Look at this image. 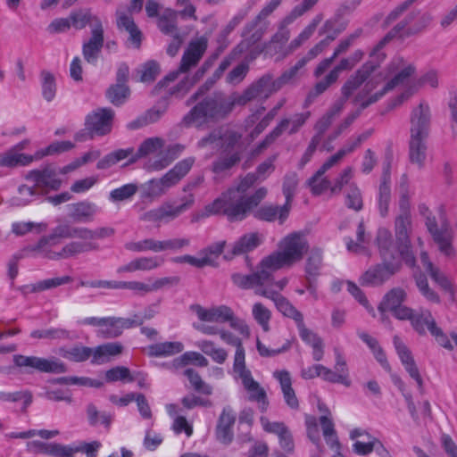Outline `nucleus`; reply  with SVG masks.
Masks as SVG:
<instances>
[{"label": "nucleus", "mask_w": 457, "mask_h": 457, "mask_svg": "<svg viewBox=\"0 0 457 457\" xmlns=\"http://www.w3.org/2000/svg\"><path fill=\"white\" fill-rule=\"evenodd\" d=\"M123 351V346L119 342H111L100 345L93 348V358L91 363L94 365H102L109 362L112 357L120 355Z\"/></svg>", "instance_id": "obj_31"}, {"label": "nucleus", "mask_w": 457, "mask_h": 457, "mask_svg": "<svg viewBox=\"0 0 457 457\" xmlns=\"http://www.w3.org/2000/svg\"><path fill=\"white\" fill-rule=\"evenodd\" d=\"M240 161V151H234L221 154L212 162V171L220 174L225 172L235 166Z\"/></svg>", "instance_id": "obj_51"}, {"label": "nucleus", "mask_w": 457, "mask_h": 457, "mask_svg": "<svg viewBox=\"0 0 457 457\" xmlns=\"http://www.w3.org/2000/svg\"><path fill=\"white\" fill-rule=\"evenodd\" d=\"M162 145L163 142L159 137H151L145 140L137 151L132 148V154L127 164L134 163L138 159L157 152Z\"/></svg>", "instance_id": "obj_44"}, {"label": "nucleus", "mask_w": 457, "mask_h": 457, "mask_svg": "<svg viewBox=\"0 0 457 457\" xmlns=\"http://www.w3.org/2000/svg\"><path fill=\"white\" fill-rule=\"evenodd\" d=\"M416 17L415 13H410L404 21L395 25L372 49L370 54V61L366 62L359 70L352 75L342 87V94L348 98L352 93L364 83L379 64L386 59V53L383 51L385 46L395 37H409L425 29L431 21V17L425 14L420 18L419 23L411 24Z\"/></svg>", "instance_id": "obj_2"}, {"label": "nucleus", "mask_w": 457, "mask_h": 457, "mask_svg": "<svg viewBox=\"0 0 457 457\" xmlns=\"http://www.w3.org/2000/svg\"><path fill=\"white\" fill-rule=\"evenodd\" d=\"M162 260L160 257H139L132 260L129 263L118 268V273L135 272L137 270H151L161 266Z\"/></svg>", "instance_id": "obj_38"}, {"label": "nucleus", "mask_w": 457, "mask_h": 457, "mask_svg": "<svg viewBox=\"0 0 457 457\" xmlns=\"http://www.w3.org/2000/svg\"><path fill=\"white\" fill-rule=\"evenodd\" d=\"M253 320L261 326L264 332L270 330V322L271 320V312L262 303H255L252 308Z\"/></svg>", "instance_id": "obj_56"}, {"label": "nucleus", "mask_w": 457, "mask_h": 457, "mask_svg": "<svg viewBox=\"0 0 457 457\" xmlns=\"http://www.w3.org/2000/svg\"><path fill=\"white\" fill-rule=\"evenodd\" d=\"M311 117V112H297L291 117H285L258 145L257 149L262 151L273 144L283 133L294 135L300 131Z\"/></svg>", "instance_id": "obj_16"}, {"label": "nucleus", "mask_w": 457, "mask_h": 457, "mask_svg": "<svg viewBox=\"0 0 457 457\" xmlns=\"http://www.w3.org/2000/svg\"><path fill=\"white\" fill-rule=\"evenodd\" d=\"M184 145L179 144L170 145L165 154L154 160L151 163L150 168L154 170H161L166 168L172 161L179 157V155L184 151Z\"/></svg>", "instance_id": "obj_49"}, {"label": "nucleus", "mask_w": 457, "mask_h": 457, "mask_svg": "<svg viewBox=\"0 0 457 457\" xmlns=\"http://www.w3.org/2000/svg\"><path fill=\"white\" fill-rule=\"evenodd\" d=\"M391 201L390 178L384 174L378 188V207L379 214L386 217L389 211V204Z\"/></svg>", "instance_id": "obj_47"}, {"label": "nucleus", "mask_w": 457, "mask_h": 457, "mask_svg": "<svg viewBox=\"0 0 457 457\" xmlns=\"http://www.w3.org/2000/svg\"><path fill=\"white\" fill-rule=\"evenodd\" d=\"M357 241L354 242L351 237L345 238L346 248L349 252L354 253H363L366 252L365 243L367 242L365 237V228L362 221L358 224L357 231Z\"/></svg>", "instance_id": "obj_59"}, {"label": "nucleus", "mask_w": 457, "mask_h": 457, "mask_svg": "<svg viewBox=\"0 0 457 457\" xmlns=\"http://www.w3.org/2000/svg\"><path fill=\"white\" fill-rule=\"evenodd\" d=\"M426 226L435 242L438 245L439 250L446 256L450 257L454 255V250L452 245L453 232L450 224L443 220L440 228H437L436 219L434 217H428Z\"/></svg>", "instance_id": "obj_23"}, {"label": "nucleus", "mask_w": 457, "mask_h": 457, "mask_svg": "<svg viewBox=\"0 0 457 457\" xmlns=\"http://www.w3.org/2000/svg\"><path fill=\"white\" fill-rule=\"evenodd\" d=\"M40 195L37 187L21 185L18 188V195L12 197V203L17 206H24L31 203Z\"/></svg>", "instance_id": "obj_58"}, {"label": "nucleus", "mask_w": 457, "mask_h": 457, "mask_svg": "<svg viewBox=\"0 0 457 457\" xmlns=\"http://www.w3.org/2000/svg\"><path fill=\"white\" fill-rule=\"evenodd\" d=\"M415 73L416 66L412 62L402 56H395L383 71L372 76L365 83L362 91L356 96V101L360 103L361 109H365L395 88L402 87V92L388 104L393 109L408 101L422 86H429L431 88L438 87V74L436 71H428L418 79H412Z\"/></svg>", "instance_id": "obj_1"}, {"label": "nucleus", "mask_w": 457, "mask_h": 457, "mask_svg": "<svg viewBox=\"0 0 457 457\" xmlns=\"http://www.w3.org/2000/svg\"><path fill=\"white\" fill-rule=\"evenodd\" d=\"M26 179L35 183V187L40 189L41 195L46 194L49 190H58L62 185L57 171L51 165L30 170Z\"/></svg>", "instance_id": "obj_24"}, {"label": "nucleus", "mask_w": 457, "mask_h": 457, "mask_svg": "<svg viewBox=\"0 0 457 457\" xmlns=\"http://www.w3.org/2000/svg\"><path fill=\"white\" fill-rule=\"evenodd\" d=\"M189 363L199 367H206L209 361L202 353L193 351L186 352L173 361V366L175 368L184 367Z\"/></svg>", "instance_id": "obj_55"}, {"label": "nucleus", "mask_w": 457, "mask_h": 457, "mask_svg": "<svg viewBox=\"0 0 457 457\" xmlns=\"http://www.w3.org/2000/svg\"><path fill=\"white\" fill-rule=\"evenodd\" d=\"M256 182L257 175L248 173L236 187L228 189L212 203L207 204L200 216L205 218L215 214H224L230 220L229 212L244 203L247 197L245 193Z\"/></svg>", "instance_id": "obj_6"}, {"label": "nucleus", "mask_w": 457, "mask_h": 457, "mask_svg": "<svg viewBox=\"0 0 457 457\" xmlns=\"http://www.w3.org/2000/svg\"><path fill=\"white\" fill-rule=\"evenodd\" d=\"M279 90L278 83L271 73H265L249 85L241 94L236 93L237 105H245L253 100L266 101L270 96Z\"/></svg>", "instance_id": "obj_14"}, {"label": "nucleus", "mask_w": 457, "mask_h": 457, "mask_svg": "<svg viewBox=\"0 0 457 457\" xmlns=\"http://www.w3.org/2000/svg\"><path fill=\"white\" fill-rule=\"evenodd\" d=\"M345 29V26L340 25L338 27L336 26V22L333 21H327L320 33H327V36L325 38L321 39L320 42H318L315 46H313L307 54L302 57L303 60L306 63H308L310 61L316 58L318 55L322 54L328 46L329 45L337 38V37L344 31Z\"/></svg>", "instance_id": "obj_25"}, {"label": "nucleus", "mask_w": 457, "mask_h": 457, "mask_svg": "<svg viewBox=\"0 0 457 457\" xmlns=\"http://www.w3.org/2000/svg\"><path fill=\"white\" fill-rule=\"evenodd\" d=\"M129 88L126 87V85L122 84H116L112 86L106 93L109 101L117 106L124 104L129 97Z\"/></svg>", "instance_id": "obj_64"}, {"label": "nucleus", "mask_w": 457, "mask_h": 457, "mask_svg": "<svg viewBox=\"0 0 457 457\" xmlns=\"http://www.w3.org/2000/svg\"><path fill=\"white\" fill-rule=\"evenodd\" d=\"M179 12L172 9H167L158 19V28L165 35L173 36L180 34L178 29Z\"/></svg>", "instance_id": "obj_45"}, {"label": "nucleus", "mask_w": 457, "mask_h": 457, "mask_svg": "<svg viewBox=\"0 0 457 457\" xmlns=\"http://www.w3.org/2000/svg\"><path fill=\"white\" fill-rule=\"evenodd\" d=\"M208 47V38L201 36L192 39L185 49L178 70L169 73L163 79L164 82L174 81L180 73H187L192 68L197 66Z\"/></svg>", "instance_id": "obj_15"}, {"label": "nucleus", "mask_w": 457, "mask_h": 457, "mask_svg": "<svg viewBox=\"0 0 457 457\" xmlns=\"http://www.w3.org/2000/svg\"><path fill=\"white\" fill-rule=\"evenodd\" d=\"M13 362L17 367L27 369L26 372L29 373L33 370L56 374L67 371L66 365L54 357L46 359L37 356H25L19 354L13 356Z\"/></svg>", "instance_id": "obj_18"}, {"label": "nucleus", "mask_w": 457, "mask_h": 457, "mask_svg": "<svg viewBox=\"0 0 457 457\" xmlns=\"http://www.w3.org/2000/svg\"><path fill=\"white\" fill-rule=\"evenodd\" d=\"M352 45H353V43L347 37L341 40L340 43L338 44V46H337V48L335 49L333 54L330 57L325 58L319 62V64L317 65V67L315 68V70L313 71V76L316 79H319L321 75H323L324 72L327 71L330 68L334 60L338 55L345 53Z\"/></svg>", "instance_id": "obj_46"}, {"label": "nucleus", "mask_w": 457, "mask_h": 457, "mask_svg": "<svg viewBox=\"0 0 457 457\" xmlns=\"http://www.w3.org/2000/svg\"><path fill=\"white\" fill-rule=\"evenodd\" d=\"M432 113L429 104L421 100L410 113V135L427 137L430 132Z\"/></svg>", "instance_id": "obj_20"}, {"label": "nucleus", "mask_w": 457, "mask_h": 457, "mask_svg": "<svg viewBox=\"0 0 457 457\" xmlns=\"http://www.w3.org/2000/svg\"><path fill=\"white\" fill-rule=\"evenodd\" d=\"M267 195V188L262 187L258 188L252 195L247 196L242 204L237 206L229 212V221H238L244 220L247 213L254 207H256L262 199Z\"/></svg>", "instance_id": "obj_28"}, {"label": "nucleus", "mask_w": 457, "mask_h": 457, "mask_svg": "<svg viewBox=\"0 0 457 457\" xmlns=\"http://www.w3.org/2000/svg\"><path fill=\"white\" fill-rule=\"evenodd\" d=\"M262 294L269 296L274 302L276 308L283 316L292 319L295 322L299 336L305 344L312 346L322 342L316 333L305 326L303 313L286 297L273 292H262Z\"/></svg>", "instance_id": "obj_10"}, {"label": "nucleus", "mask_w": 457, "mask_h": 457, "mask_svg": "<svg viewBox=\"0 0 457 457\" xmlns=\"http://www.w3.org/2000/svg\"><path fill=\"white\" fill-rule=\"evenodd\" d=\"M245 389L249 395V400L259 403L260 408L262 411L267 409L269 404L267 400V395L265 390L255 381L252 376V373L245 375L240 378Z\"/></svg>", "instance_id": "obj_33"}, {"label": "nucleus", "mask_w": 457, "mask_h": 457, "mask_svg": "<svg viewBox=\"0 0 457 457\" xmlns=\"http://www.w3.org/2000/svg\"><path fill=\"white\" fill-rule=\"evenodd\" d=\"M104 28L96 26V29L90 33V37L83 43L82 54L90 64L95 65L98 60L104 42Z\"/></svg>", "instance_id": "obj_26"}, {"label": "nucleus", "mask_w": 457, "mask_h": 457, "mask_svg": "<svg viewBox=\"0 0 457 457\" xmlns=\"http://www.w3.org/2000/svg\"><path fill=\"white\" fill-rule=\"evenodd\" d=\"M69 214L78 221L88 222L93 220L95 215L99 212L97 205L88 201H81L68 205Z\"/></svg>", "instance_id": "obj_37"}, {"label": "nucleus", "mask_w": 457, "mask_h": 457, "mask_svg": "<svg viewBox=\"0 0 457 457\" xmlns=\"http://www.w3.org/2000/svg\"><path fill=\"white\" fill-rule=\"evenodd\" d=\"M180 204L175 205L171 202H164L159 207L145 212L141 220L150 222H170L186 212L195 204L194 194H187L179 199Z\"/></svg>", "instance_id": "obj_13"}, {"label": "nucleus", "mask_w": 457, "mask_h": 457, "mask_svg": "<svg viewBox=\"0 0 457 457\" xmlns=\"http://www.w3.org/2000/svg\"><path fill=\"white\" fill-rule=\"evenodd\" d=\"M264 241V236L259 232L246 233L240 237L232 245L231 254L241 255L253 251Z\"/></svg>", "instance_id": "obj_29"}, {"label": "nucleus", "mask_w": 457, "mask_h": 457, "mask_svg": "<svg viewBox=\"0 0 457 457\" xmlns=\"http://www.w3.org/2000/svg\"><path fill=\"white\" fill-rule=\"evenodd\" d=\"M131 154L132 147L115 150L100 159L96 168L98 170H107L123 160L128 159L129 161Z\"/></svg>", "instance_id": "obj_50"}, {"label": "nucleus", "mask_w": 457, "mask_h": 457, "mask_svg": "<svg viewBox=\"0 0 457 457\" xmlns=\"http://www.w3.org/2000/svg\"><path fill=\"white\" fill-rule=\"evenodd\" d=\"M411 325L420 336H425L436 325V321L428 309L420 308L415 311Z\"/></svg>", "instance_id": "obj_35"}, {"label": "nucleus", "mask_w": 457, "mask_h": 457, "mask_svg": "<svg viewBox=\"0 0 457 457\" xmlns=\"http://www.w3.org/2000/svg\"><path fill=\"white\" fill-rule=\"evenodd\" d=\"M226 246V241H219L214 244L208 245L199 252L201 259H207L210 261L205 266H216V261L219 256L223 253L224 247Z\"/></svg>", "instance_id": "obj_61"}, {"label": "nucleus", "mask_w": 457, "mask_h": 457, "mask_svg": "<svg viewBox=\"0 0 457 457\" xmlns=\"http://www.w3.org/2000/svg\"><path fill=\"white\" fill-rule=\"evenodd\" d=\"M272 271L270 267L264 265V258L258 264L256 270L251 274L244 275L241 273H234L231 276L233 283L240 288L250 289L254 288L255 294L270 299L269 296L262 295V292H273L272 289H264V286L272 285Z\"/></svg>", "instance_id": "obj_11"}, {"label": "nucleus", "mask_w": 457, "mask_h": 457, "mask_svg": "<svg viewBox=\"0 0 457 457\" xmlns=\"http://www.w3.org/2000/svg\"><path fill=\"white\" fill-rule=\"evenodd\" d=\"M183 349L184 345L180 342H162L149 345L147 353L152 357H168L181 353Z\"/></svg>", "instance_id": "obj_41"}, {"label": "nucleus", "mask_w": 457, "mask_h": 457, "mask_svg": "<svg viewBox=\"0 0 457 457\" xmlns=\"http://www.w3.org/2000/svg\"><path fill=\"white\" fill-rule=\"evenodd\" d=\"M358 337L369 346L374 354L376 360L381 366L386 370H390V365L386 360V356L383 349L380 347L378 340L366 332H358Z\"/></svg>", "instance_id": "obj_48"}, {"label": "nucleus", "mask_w": 457, "mask_h": 457, "mask_svg": "<svg viewBox=\"0 0 457 457\" xmlns=\"http://www.w3.org/2000/svg\"><path fill=\"white\" fill-rule=\"evenodd\" d=\"M69 18L71 27L76 29H82L87 25L90 26V32L96 29V26L104 28L100 18L94 15L88 8L72 11Z\"/></svg>", "instance_id": "obj_30"}, {"label": "nucleus", "mask_w": 457, "mask_h": 457, "mask_svg": "<svg viewBox=\"0 0 457 457\" xmlns=\"http://www.w3.org/2000/svg\"><path fill=\"white\" fill-rule=\"evenodd\" d=\"M242 135L227 127H220L213 129L208 136L198 142L199 147L213 145L222 149L224 153L240 151L239 142Z\"/></svg>", "instance_id": "obj_17"}, {"label": "nucleus", "mask_w": 457, "mask_h": 457, "mask_svg": "<svg viewBox=\"0 0 457 457\" xmlns=\"http://www.w3.org/2000/svg\"><path fill=\"white\" fill-rule=\"evenodd\" d=\"M60 241L53 234H50L40 238L37 245L31 247V251L37 252L41 257L49 260H62L98 248L97 245L91 242L72 241L57 250L56 247Z\"/></svg>", "instance_id": "obj_7"}, {"label": "nucleus", "mask_w": 457, "mask_h": 457, "mask_svg": "<svg viewBox=\"0 0 457 457\" xmlns=\"http://www.w3.org/2000/svg\"><path fill=\"white\" fill-rule=\"evenodd\" d=\"M196 346L216 363L223 364L228 359V352L212 340H200L196 342Z\"/></svg>", "instance_id": "obj_43"}, {"label": "nucleus", "mask_w": 457, "mask_h": 457, "mask_svg": "<svg viewBox=\"0 0 457 457\" xmlns=\"http://www.w3.org/2000/svg\"><path fill=\"white\" fill-rule=\"evenodd\" d=\"M58 353L64 359L74 362H83L93 358V348L79 345L70 348L61 347Z\"/></svg>", "instance_id": "obj_42"}, {"label": "nucleus", "mask_w": 457, "mask_h": 457, "mask_svg": "<svg viewBox=\"0 0 457 457\" xmlns=\"http://www.w3.org/2000/svg\"><path fill=\"white\" fill-rule=\"evenodd\" d=\"M184 375L188 378L193 388L202 394L211 395L212 388L210 385L206 384L197 371L193 369H187Z\"/></svg>", "instance_id": "obj_63"}, {"label": "nucleus", "mask_w": 457, "mask_h": 457, "mask_svg": "<svg viewBox=\"0 0 457 457\" xmlns=\"http://www.w3.org/2000/svg\"><path fill=\"white\" fill-rule=\"evenodd\" d=\"M334 165L329 162L326 161L320 169L307 180V185L311 188L312 193L314 195H320L331 187V182L323 175Z\"/></svg>", "instance_id": "obj_36"}, {"label": "nucleus", "mask_w": 457, "mask_h": 457, "mask_svg": "<svg viewBox=\"0 0 457 457\" xmlns=\"http://www.w3.org/2000/svg\"><path fill=\"white\" fill-rule=\"evenodd\" d=\"M30 337L37 339L70 340L71 332L62 328H49L33 330L30 333Z\"/></svg>", "instance_id": "obj_52"}, {"label": "nucleus", "mask_w": 457, "mask_h": 457, "mask_svg": "<svg viewBox=\"0 0 457 457\" xmlns=\"http://www.w3.org/2000/svg\"><path fill=\"white\" fill-rule=\"evenodd\" d=\"M376 244L382 260L381 264L370 268L360 278L362 286L375 287L383 284L402 267L403 258L398 253H392L393 238L391 232L385 228L378 230Z\"/></svg>", "instance_id": "obj_4"}, {"label": "nucleus", "mask_w": 457, "mask_h": 457, "mask_svg": "<svg viewBox=\"0 0 457 457\" xmlns=\"http://www.w3.org/2000/svg\"><path fill=\"white\" fill-rule=\"evenodd\" d=\"M41 89L44 99L47 102L54 100L56 95V83L54 76L48 71L40 73Z\"/></svg>", "instance_id": "obj_57"}, {"label": "nucleus", "mask_w": 457, "mask_h": 457, "mask_svg": "<svg viewBox=\"0 0 457 457\" xmlns=\"http://www.w3.org/2000/svg\"><path fill=\"white\" fill-rule=\"evenodd\" d=\"M294 21L288 15L286 16L280 22L278 31L271 37L269 41V47H273L274 45H278L279 51H282V46H286V43L290 37V30L287 26Z\"/></svg>", "instance_id": "obj_53"}, {"label": "nucleus", "mask_w": 457, "mask_h": 457, "mask_svg": "<svg viewBox=\"0 0 457 457\" xmlns=\"http://www.w3.org/2000/svg\"><path fill=\"white\" fill-rule=\"evenodd\" d=\"M291 205L285 203L282 206L265 204L260 207L255 212V218L265 220L274 221L278 220L280 223H283L288 217Z\"/></svg>", "instance_id": "obj_32"}, {"label": "nucleus", "mask_w": 457, "mask_h": 457, "mask_svg": "<svg viewBox=\"0 0 457 457\" xmlns=\"http://www.w3.org/2000/svg\"><path fill=\"white\" fill-rule=\"evenodd\" d=\"M263 34L264 31L262 29H254L252 32H246L245 28L242 34L244 38L231 52V58L244 54L246 62L256 59L264 51L262 44L259 43Z\"/></svg>", "instance_id": "obj_19"}, {"label": "nucleus", "mask_w": 457, "mask_h": 457, "mask_svg": "<svg viewBox=\"0 0 457 457\" xmlns=\"http://www.w3.org/2000/svg\"><path fill=\"white\" fill-rule=\"evenodd\" d=\"M191 309L202 321L229 322L230 328L237 330L242 336L246 337L250 336V329L245 321L237 317L233 310L227 305L213 306L206 309L199 304H195L192 305Z\"/></svg>", "instance_id": "obj_9"}, {"label": "nucleus", "mask_w": 457, "mask_h": 457, "mask_svg": "<svg viewBox=\"0 0 457 457\" xmlns=\"http://www.w3.org/2000/svg\"><path fill=\"white\" fill-rule=\"evenodd\" d=\"M273 377L279 382L286 403L291 409H297L299 407V402L295 395V390L292 387L290 373L285 370H275L273 372Z\"/></svg>", "instance_id": "obj_34"}, {"label": "nucleus", "mask_w": 457, "mask_h": 457, "mask_svg": "<svg viewBox=\"0 0 457 457\" xmlns=\"http://www.w3.org/2000/svg\"><path fill=\"white\" fill-rule=\"evenodd\" d=\"M406 298L407 294L403 289L400 287L393 288L384 296L378 306V310L382 314L386 312H391L401 306Z\"/></svg>", "instance_id": "obj_40"}, {"label": "nucleus", "mask_w": 457, "mask_h": 457, "mask_svg": "<svg viewBox=\"0 0 457 457\" xmlns=\"http://www.w3.org/2000/svg\"><path fill=\"white\" fill-rule=\"evenodd\" d=\"M322 265V252L320 249L311 251L305 264L306 278L309 281L308 290L314 293V287L312 285V279L317 278Z\"/></svg>", "instance_id": "obj_39"}, {"label": "nucleus", "mask_w": 457, "mask_h": 457, "mask_svg": "<svg viewBox=\"0 0 457 457\" xmlns=\"http://www.w3.org/2000/svg\"><path fill=\"white\" fill-rule=\"evenodd\" d=\"M427 137H419L410 135L409 138V160L413 165H416L419 170L425 166L427 159Z\"/></svg>", "instance_id": "obj_27"}, {"label": "nucleus", "mask_w": 457, "mask_h": 457, "mask_svg": "<svg viewBox=\"0 0 457 457\" xmlns=\"http://www.w3.org/2000/svg\"><path fill=\"white\" fill-rule=\"evenodd\" d=\"M354 65L349 59L343 58L337 65H336L330 71L320 80H319L314 87L309 92L304 102V107H308L314 99L320 95L323 94L328 89V87L337 82L339 75L344 71H349L353 69Z\"/></svg>", "instance_id": "obj_22"}, {"label": "nucleus", "mask_w": 457, "mask_h": 457, "mask_svg": "<svg viewBox=\"0 0 457 457\" xmlns=\"http://www.w3.org/2000/svg\"><path fill=\"white\" fill-rule=\"evenodd\" d=\"M196 102L182 119L185 127L203 129L210 123L225 120L237 105L235 93L227 96L222 91H214Z\"/></svg>", "instance_id": "obj_3"}, {"label": "nucleus", "mask_w": 457, "mask_h": 457, "mask_svg": "<svg viewBox=\"0 0 457 457\" xmlns=\"http://www.w3.org/2000/svg\"><path fill=\"white\" fill-rule=\"evenodd\" d=\"M137 184L129 183L112 190L109 194V200L112 203L127 201L132 198L137 192Z\"/></svg>", "instance_id": "obj_62"}, {"label": "nucleus", "mask_w": 457, "mask_h": 457, "mask_svg": "<svg viewBox=\"0 0 457 457\" xmlns=\"http://www.w3.org/2000/svg\"><path fill=\"white\" fill-rule=\"evenodd\" d=\"M345 204L347 208L360 212L363 207V200L360 188L356 183H352L345 189Z\"/></svg>", "instance_id": "obj_54"}, {"label": "nucleus", "mask_w": 457, "mask_h": 457, "mask_svg": "<svg viewBox=\"0 0 457 457\" xmlns=\"http://www.w3.org/2000/svg\"><path fill=\"white\" fill-rule=\"evenodd\" d=\"M411 230V216L398 214L395 220V233L396 242H393L391 246L392 253L399 254L403 262L413 267L416 262L410 242V232Z\"/></svg>", "instance_id": "obj_12"}, {"label": "nucleus", "mask_w": 457, "mask_h": 457, "mask_svg": "<svg viewBox=\"0 0 457 457\" xmlns=\"http://www.w3.org/2000/svg\"><path fill=\"white\" fill-rule=\"evenodd\" d=\"M114 112L110 108H99L86 117L85 127L90 134V138L95 136H104L111 132Z\"/></svg>", "instance_id": "obj_21"}, {"label": "nucleus", "mask_w": 457, "mask_h": 457, "mask_svg": "<svg viewBox=\"0 0 457 457\" xmlns=\"http://www.w3.org/2000/svg\"><path fill=\"white\" fill-rule=\"evenodd\" d=\"M195 162V157H187L166 172L160 179H153L142 186L143 197L159 198L165 195L170 188L175 187L190 171Z\"/></svg>", "instance_id": "obj_8"}, {"label": "nucleus", "mask_w": 457, "mask_h": 457, "mask_svg": "<svg viewBox=\"0 0 457 457\" xmlns=\"http://www.w3.org/2000/svg\"><path fill=\"white\" fill-rule=\"evenodd\" d=\"M310 245L304 234L293 232L282 238L278 250L264 257V265L274 273L283 268H291L300 262Z\"/></svg>", "instance_id": "obj_5"}, {"label": "nucleus", "mask_w": 457, "mask_h": 457, "mask_svg": "<svg viewBox=\"0 0 457 457\" xmlns=\"http://www.w3.org/2000/svg\"><path fill=\"white\" fill-rule=\"evenodd\" d=\"M353 168L347 166L342 170V171L335 179L333 184L330 187V193L332 195H338L342 192L345 187H349V185L353 182Z\"/></svg>", "instance_id": "obj_60"}]
</instances>
